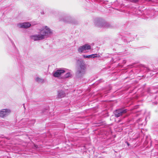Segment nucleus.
<instances>
[{
  "label": "nucleus",
  "instance_id": "nucleus-1",
  "mask_svg": "<svg viewBox=\"0 0 158 158\" xmlns=\"http://www.w3.org/2000/svg\"><path fill=\"white\" fill-rule=\"evenodd\" d=\"M43 39L49 37L53 34V30L50 27L46 25H44L38 29Z\"/></svg>",
  "mask_w": 158,
  "mask_h": 158
},
{
  "label": "nucleus",
  "instance_id": "nucleus-2",
  "mask_svg": "<svg viewBox=\"0 0 158 158\" xmlns=\"http://www.w3.org/2000/svg\"><path fill=\"white\" fill-rule=\"evenodd\" d=\"M86 67L85 62L83 60L80 61V64L77 68L76 74L80 77L83 76L85 73Z\"/></svg>",
  "mask_w": 158,
  "mask_h": 158
},
{
  "label": "nucleus",
  "instance_id": "nucleus-3",
  "mask_svg": "<svg viewBox=\"0 0 158 158\" xmlns=\"http://www.w3.org/2000/svg\"><path fill=\"white\" fill-rule=\"evenodd\" d=\"M91 49V46L89 44H86L79 47L77 49L78 53H81L88 52Z\"/></svg>",
  "mask_w": 158,
  "mask_h": 158
},
{
  "label": "nucleus",
  "instance_id": "nucleus-4",
  "mask_svg": "<svg viewBox=\"0 0 158 158\" xmlns=\"http://www.w3.org/2000/svg\"><path fill=\"white\" fill-rule=\"evenodd\" d=\"M11 113V110L9 108H6L0 110V117L4 118L9 116Z\"/></svg>",
  "mask_w": 158,
  "mask_h": 158
},
{
  "label": "nucleus",
  "instance_id": "nucleus-5",
  "mask_svg": "<svg viewBox=\"0 0 158 158\" xmlns=\"http://www.w3.org/2000/svg\"><path fill=\"white\" fill-rule=\"evenodd\" d=\"M95 24L99 27H108V23H106L104 21L100 19H96L94 22Z\"/></svg>",
  "mask_w": 158,
  "mask_h": 158
},
{
  "label": "nucleus",
  "instance_id": "nucleus-6",
  "mask_svg": "<svg viewBox=\"0 0 158 158\" xmlns=\"http://www.w3.org/2000/svg\"><path fill=\"white\" fill-rule=\"evenodd\" d=\"M65 72V69H60L54 71L53 73V75L54 77H59Z\"/></svg>",
  "mask_w": 158,
  "mask_h": 158
},
{
  "label": "nucleus",
  "instance_id": "nucleus-7",
  "mask_svg": "<svg viewBox=\"0 0 158 158\" xmlns=\"http://www.w3.org/2000/svg\"><path fill=\"white\" fill-rule=\"evenodd\" d=\"M30 38L31 40L33 41L43 40V39L40 33L38 34L31 35L30 36Z\"/></svg>",
  "mask_w": 158,
  "mask_h": 158
},
{
  "label": "nucleus",
  "instance_id": "nucleus-8",
  "mask_svg": "<svg viewBox=\"0 0 158 158\" xmlns=\"http://www.w3.org/2000/svg\"><path fill=\"white\" fill-rule=\"evenodd\" d=\"M127 112V110L119 109L116 110L115 113V115L117 117H118L126 113Z\"/></svg>",
  "mask_w": 158,
  "mask_h": 158
},
{
  "label": "nucleus",
  "instance_id": "nucleus-9",
  "mask_svg": "<svg viewBox=\"0 0 158 158\" xmlns=\"http://www.w3.org/2000/svg\"><path fill=\"white\" fill-rule=\"evenodd\" d=\"M31 25L29 22H24L18 23L17 24L18 27L21 28H27L30 27Z\"/></svg>",
  "mask_w": 158,
  "mask_h": 158
},
{
  "label": "nucleus",
  "instance_id": "nucleus-10",
  "mask_svg": "<svg viewBox=\"0 0 158 158\" xmlns=\"http://www.w3.org/2000/svg\"><path fill=\"white\" fill-rule=\"evenodd\" d=\"M64 92L62 90H59L58 92V97L59 98H62L65 96Z\"/></svg>",
  "mask_w": 158,
  "mask_h": 158
},
{
  "label": "nucleus",
  "instance_id": "nucleus-11",
  "mask_svg": "<svg viewBox=\"0 0 158 158\" xmlns=\"http://www.w3.org/2000/svg\"><path fill=\"white\" fill-rule=\"evenodd\" d=\"M100 55L98 54H93L91 55V58H94L96 57H99Z\"/></svg>",
  "mask_w": 158,
  "mask_h": 158
},
{
  "label": "nucleus",
  "instance_id": "nucleus-12",
  "mask_svg": "<svg viewBox=\"0 0 158 158\" xmlns=\"http://www.w3.org/2000/svg\"><path fill=\"white\" fill-rule=\"evenodd\" d=\"M35 81L38 82H42L43 81V80L40 77H37L35 79Z\"/></svg>",
  "mask_w": 158,
  "mask_h": 158
},
{
  "label": "nucleus",
  "instance_id": "nucleus-13",
  "mask_svg": "<svg viewBox=\"0 0 158 158\" xmlns=\"http://www.w3.org/2000/svg\"><path fill=\"white\" fill-rule=\"evenodd\" d=\"M83 56L84 58H88V59H90L91 58V55H83Z\"/></svg>",
  "mask_w": 158,
  "mask_h": 158
},
{
  "label": "nucleus",
  "instance_id": "nucleus-14",
  "mask_svg": "<svg viewBox=\"0 0 158 158\" xmlns=\"http://www.w3.org/2000/svg\"><path fill=\"white\" fill-rule=\"evenodd\" d=\"M71 74L69 72L66 73L64 77L65 78H68L70 76Z\"/></svg>",
  "mask_w": 158,
  "mask_h": 158
},
{
  "label": "nucleus",
  "instance_id": "nucleus-15",
  "mask_svg": "<svg viewBox=\"0 0 158 158\" xmlns=\"http://www.w3.org/2000/svg\"><path fill=\"white\" fill-rule=\"evenodd\" d=\"M41 14L42 15H44V11H42L41 12Z\"/></svg>",
  "mask_w": 158,
  "mask_h": 158
},
{
  "label": "nucleus",
  "instance_id": "nucleus-16",
  "mask_svg": "<svg viewBox=\"0 0 158 158\" xmlns=\"http://www.w3.org/2000/svg\"><path fill=\"white\" fill-rule=\"evenodd\" d=\"M69 19H68V21H66L68 22H70L71 21H69Z\"/></svg>",
  "mask_w": 158,
  "mask_h": 158
},
{
  "label": "nucleus",
  "instance_id": "nucleus-17",
  "mask_svg": "<svg viewBox=\"0 0 158 158\" xmlns=\"http://www.w3.org/2000/svg\"><path fill=\"white\" fill-rule=\"evenodd\" d=\"M127 145H128V146L129 145V144L128 143H127Z\"/></svg>",
  "mask_w": 158,
  "mask_h": 158
}]
</instances>
